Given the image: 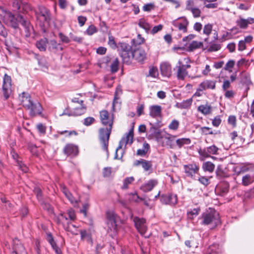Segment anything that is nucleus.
Instances as JSON below:
<instances>
[{"label": "nucleus", "instance_id": "1", "mask_svg": "<svg viewBox=\"0 0 254 254\" xmlns=\"http://www.w3.org/2000/svg\"><path fill=\"white\" fill-rule=\"evenodd\" d=\"M199 219L202 225H211L213 227L220 223L219 214L214 209L210 208L204 212Z\"/></svg>", "mask_w": 254, "mask_h": 254}, {"label": "nucleus", "instance_id": "2", "mask_svg": "<svg viewBox=\"0 0 254 254\" xmlns=\"http://www.w3.org/2000/svg\"><path fill=\"white\" fill-rule=\"evenodd\" d=\"M35 14L41 27L49 24L51 20V14L48 9L43 6H39L38 9L35 11Z\"/></svg>", "mask_w": 254, "mask_h": 254}, {"label": "nucleus", "instance_id": "3", "mask_svg": "<svg viewBox=\"0 0 254 254\" xmlns=\"http://www.w3.org/2000/svg\"><path fill=\"white\" fill-rule=\"evenodd\" d=\"M119 45L120 54L123 63L127 64H130L133 60L131 46L126 43H120Z\"/></svg>", "mask_w": 254, "mask_h": 254}, {"label": "nucleus", "instance_id": "4", "mask_svg": "<svg viewBox=\"0 0 254 254\" xmlns=\"http://www.w3.org/2000/svg\"><path fill=\"white\" fill-rule=\"evenodd\" d=\"M113 127H102L98 131V139L102 148L108 154V145L110 135Z\"/></svg>", "mask_w": 254, "mask_h": 254}, {"label": "nucleus", "instance_id": "5", "mask_svg": "<svg viewBox=\"0 0 254 254\" xmlns=\"http://www.w3.org/2000/svg\"><path fill=\"white\" fill-rule=\"evenodd\" d=\"M21 19V15H14L11 12L6 13L4 16V21L8 26L14 29L18 27V21Z\"/></svg>", "mask_w": 254, "mask_h": 254}, {"label": "nucleus", "instance_id": "6", "mask_svg": "<svg viewBox=\"0 0 254 254\" xmlns=\"http://www.w3.org/2000/svg\"><path fill=\"white\" fill-rule=\"evenodd\" d=\"M2 94L5 99H7L11 93V78L7 74L3 78Z\"/></svg>", "mask_w": 254, "mask_h": 254}, {"label": "nucleus", "instance_id": "7", "mask_svg": "<svg viewBox=\"0 0 254 254\" xmlns=\"http://www.w3.org/2000/svg\"><path fill=\"white\" fill-rule=\"evenodd\" d=\"M100 119L101 123L106 127H113L114 116L110 115L106 110H102L100 112Z\"/></svg>", "mask_w": 254, "mask_h": 254}, {"label": "nucleus", "instance_id": "8", "mask_svg": "<svg viewBox=\"0 0 254 254\" xmlns=\"http://www.w3.org/2000/svg\"><path fill=\"white\" fill-rule=\"evenodd\" d=\"M13 10L20 12H27L28 10L31 9L29 3L21 0H10Z\"/></svg>", "mask_w": 254, "mask_h": 254}, {"label": "nucleus", "instance_id": "9", "mask_svg": "<svg viewBox=\"0 0 254 254\" xmlns=\"http://www.w3.org/2000/svg\"><path fill=\"white\" fill-rule=\"evenodd\" d=\"M218 148L215 145L204 148L202 149H200L198 150V153L201 156V160H203L204 158L211 157V155H216L218 154Z\"/></svg>", "mask_w": 254, "mask_h": 254}, {"label": "nucleus", "instance_id": "10", "mask_svg": "<svg viewBox=\"0 0 254 254\" xmlns=\"http://www.w3.org/2000/svg\"><path fill=\"white\" fill-rule=\"evenodd\" d=\"M160 201L164 204L175 205L177 203V195L172 193L162 194L160 197Z\"/></svg>", "mask_w": 254, "mask_h": 254}, {"label": "nucleus", "instance_id": "11", "mask_svg": "<svg viewBox=\"0 0 254 254\" xmlns=\"http://www.w3.org/2000/svg\"><path fill=\"white\" fill-rule=\"evenodd\" d=\"M133 142V131L132 130H130L127 133V135L126 137L122 138V139L119 142V144L116 150V153L115 155V158H118V151L122 148L123 145H124L126 147V145L127 143L131 144Z\"/></svg>", "mask_w": 254, "mask_h": 254}, {"label": "nucleus", "instance_id": "12", "mask_svg": "<svg viewBox=\"0 0 254 254\" xmlns=\"http://www.w3.org/2000/svg\"><path fill=\"white\" fill-rule=\"evenodd\" d=\"M133 221L138 232L141 235H144L147 230L146 220L143 218L135 217L133 218Z\"/></svg>", "mask_w": 254, "mask_h": 254}, {"label": "nucleus", "instance_id": "13", "mask_svg": "<svg viewBox=\"0 0 254 254\" xmlns=\"http://www.w3.org/2000/svg\"><path fill=\"white\" fill-rule=\"evenodd\" d=\"M63 152L68 156L73 157L78 155V148L77 146L73 144L68 143L66 144L64 148Z\"/></svg>", "mask_w": 254, "mask_h": 254}, {"label": "nucleus", "instance_id": "14", "mask_svg": "<svg viewBox=\"0 0 254 254\" xmlns=\"http://www.w3.org/2000/svg\"><path fill=\"white\" fill-rule=\"evenodd\" d=\"M229 184L228 182L224 181L220 182L216 187V192L221 196L226 194L229 191Z\"/></svg>", "mask_w": 254, "mask_h": 254}, {"label": "nucleus", "instance_id": "15", "mask_svg": "<svg viewBox=\"0 0 254 254\" xmlns=\"http://www.w3.org/2000/svg\"><path fill=\"white\" fill-rule=\"evenodd\" d=\"M19 98L24 107L27 108L31 107L33 101L29 93L23 92L19 95Z\"/></svg>", "mask_w": 254, "mask_h": 254}, {"label": "nucleus", "instance_id": "16", "mask_svg": "<svg viewBox=\"0 0 254 254\" xmlns=\"http://www.w3.org/2000/svg\"><path fill=\"white\" fill-rule=\"evenodd\" d=\"M27 109L30 110V114L32 116H35L42 113V108L38 101H33L32 103L31 107L27 108Z\"/></svg>", "mask_w": 254, "mask_h": 254}, {"label": "nucleus", "instance_id": "17", "mask_svg": "<svg viewBox=\"0 0 254 254\" xmlns=\"http://www.w3.org/2000/svg\"><path fill=\"white\" fill-rule=\"evenodd\" d=\"M158 184V181L157 179H151L146 183L141 185L140 189L143 192H147L152 190Z\"/></svg>", "mask_w": 254, "mask_h": 254}, {"label": "nucleus", "instance_id": "18", "mask_svg": "<svg viewBox=\"0 0 254 254\" xmlns=\"http://www.w3.org/2000/svg\"><path fill=\"white\" fill-rule=\"evenodd\" d=\"M173 25L178 28L180 31H182L184 33L187 32V27L189 25V21L186 18H184L182 21L175 20L172 22Z\"/></svg>", "mask_w": 254, "mask_h": 254}, {"label": "nucleus", "instance_id": "19", "mask_svg": "<svg viewBox=\"0 0 254 254\" xmlns=\"http://www.w3.org/2000/svg\"><path fill=\"white\" fill-rule=\"evenodd\" d=\"M160 70L162 75L164 76L170 77L172 74V67L171 64L167 62L162 63L160 64Z\"/></svg>", "mask_w": 254, "mask_h": 254}, {"label": "nucleus", "instance_id": "20", "mask_svg": "<svg viewBox=\"0 0 254 254\" xmlns=\"http://www.w3.org/2000/svg\"><path fill=\"white\" fill-rule=\"evenodd\" d=\"M185 173L187 176L192 177L194 174L196 173L198 170V167L195 164H189L184 166Z\"/></svg>", "mask_w": 254, "mask_h": 254}, {"label": "nucleus", "instance_id": "21", "mask_svg": "<svg viewBox=\"0 0 254 254\" xmlns=\"http://www.w3.org/2000/svg\"><path fill=\"white\" fill-rule=\"evenodd\" d=\"M133 59H134L138 62L142 63L146 58V54L144 50L137 49L133 51Z\"/></svg>", "mask_w": 254, "mask_h": 254}, {"label": "nucleus", "instance_id": "22", "mask_svg": "<svg viewBox=\"0 0 254 254\" xmlns=\"http://www.w3.org/2000/svg\"><path fill=\"white\" fill-rule=\"evenodd\" d=\"M216 81L206 80L199 85L197 91H202L206 89H214L215 88Z\"/></svg>", "mask_w": 254, "mask_h": 254}, {"label": "nucleus", "instance_id": "23", "mask_svg": "<svg viewBox=\"0 0 254 254\" xmlns=\"http://www.w3.org/2000/svg\"><path fill=\"white\" fill-rule=\"evenodd\" d=\"M116 217L117 215L113 212H109L107 213V225L111 230L115 229L117 227Z\"/></svg>", "mask_w": 254, "mask_h": 254}, {"label": "nucleus", "instance_id": "24", "mask_svg": "<svg viewBox=\"0 0 254 254\" xmlns=\"http://www.w3.org/2000/svg\"><path fill=\"white\" fill-rule=\"evenodd\" d=\"M48 49L50 52L56 53L58 51H62L63 48L60 44L58 43L56 40H51L48 41Z\"/></svg>", "mask_w": 254, "mask_h": 254}, {"label": "nucleus", "instance_id": "25", "mask_svg": "<svg viewBox=\"0 0 254 254\" xmlns=\"http://www.w3.org/2000/svg\"><path fill=\"white\" fill-rule=\"evenodd\" d=\"M133 164L135 166H138L141 165L145 171L149 170L152 167L151 161H147L143 159L135 160Z\"/></svg>", "mask_w": 254, "mask_h": 254}, {"label": "nucleus", "instance_id": "26", "mask_svg": "<svg viewBox=\"0 0 254 254\" xmlns=\"http://www.w3.org/2000/svg\"><path fill=\"white\" fill-rule=\"evenodd\" d=\"M162 108L159 105H153L149 107V115L153 118L159 117L161 114Z\"/></svg>", "mask_w": 254, "mask_h": 254}, {"label": "nucleus", "instance_id": "27", "mask_svg": "<svg viewBox=\"0 0 254 254\" xmlns=\"http://www.w3.org/2000/svg\"><path fill=\"white\" fill-rule=\"evenodd\" d=\"M221 249L219 245L217 244H214L209 247L205 254H221Z\"/></svg>", "mask_w": 254, "mask_h": 254}, {"label": "nucleus", "instance_id": "28", "mask_svg": "<svg viewBox=\"0 0 254 254\" xmlns=\"http://www.w3.org/2000/svg\"><path fill=\"white\" fill-rule=\"evenodd\" d=\"M64 227L65 231L69 232L73 235H78V234L77 227L70 222H67L66 224L64 225Z\"/></svg>", "mask_w": 254, "mask_h": 254}, {"label": "nucleus", "instance_id": "29", "mask_svg": "<svg viewBox=\"0 0 254 254\" xmlns=\"http://www.w3.org/2000/svg\"><path fill=\"white\" fill-rule=\"evenodd\" d=\"M176 68L177 69V76L178 79L184 80L188 74V71L178 65L176 66Z\"/></svg>", "mask_w": 254, "mask_h": 254}, {"label": "nucleus", "instance_id": "30", "mask_svg": "<svg viewBox=\"0 0 254 254\" xmlns=\"http://www.w3.org/2000/svg\"><path fill=\"white\" fill-rule=\"evenodd\" d=\"M48 43V40L47 38L42 39L36 42V45L40 51H45Z\"/></svg>", "mask_w": 254, "mask_h": 254}, {"label": "nucleus", "instance_id": "31", "mask_svg": "<svg viewBox=\"0 0 254 254\" xmlns=\"http://www.w3.org/2000/svg\"><path fill=\"white\" fill-rule=\"evenodd\" d=\"M4 42L6 49L8 50H10L12 48L18 49L17 44L12 41L11 38L8 36L7 38L4 39Z\"/></svg>", "mask_w": 254, "mask_h": 254}, {"label": "nucleus", "instance_id": "32", "mask_svg": "<svg viewBox=\"0 0 254 254\" xmlns=\"http://www.w3.org/2000/svg\"><path fill=\"white\" fill-rule=\"evenodd\" d=\"M200 130L202 134L204 135L208 134H219L220 133V131L219 130H216L213 131L211 128L207 127H203L200 128Z\"/></svg>", "mask_w": 254, "mask_h": 254}, {"label": "nucleus", "instance_id": "33", "mask_svg": "<svg viewBox=\"0 0 254 254\" xmlns=\"http://www.w3.org/2000/svg\"><path fill=\"white\" fill-rule=\"evenodd\" d=\"M254 182V175L247 174L243 177L242 184L247 186Z\"/></svg>", "mask_w": 254, "mask_h": 254}, {"label": "nucleus", "instance_id": "34", "mask_svg": "<svg viewBox=\"0 0 254 254\" xmlns=\"http://www.w3.org/2000/svg\"><path fill=\"white\" fill-rule=\"evenodd\" d=\"M200 212V208L199 207L190 209L187 212V216L190 219H193L195 217L198 215Z\"/></svg>", "mask_w": 254, "mask_h": 254}, {"label": "nucleus", "instance_id": "35", "mask_svg": "<svg viewBox=\"0 0 254 254\" xmlns=\"http://www.w3.org/2000/svg\"><path fill=\"white\" fill-rule=\"evenodd\" d=\"M138 24L140 27L144 29L147 33L150 30V25L144 18L140 19Z\"/></svg>", "mask_w": 254, "mask_h": 254}, {"label": "nucleus", "instance_id": "36", "mask_svg": "<svg viewBox=\"0 0 254 254\" xmlns=\"http://www.w3.org/2000/svg\"><path fill=\"white\" fill-rule=\"evenodd\" d=\"M86 110V107L82 106L80 107L75 108L71 112V115L77 116L84 114Z\"/></svg>", "mask_w": 254, "mask_h": 254}, {"label": "nucleus", "instance_id": "37", "mask_svg": "<svg viewBox=\"0 0 254 254\" xmlns=\"http://www.w3.org/2000/svg\"><path fill=\"white\" fill-rule=\"evenodd\" d=\"M198 110L204 115H208L211 113V107L210 106L206 105H201L198 106Z\"/></svg>", "mask_w": 254, "mask_h": 254}, {"label": "nucleus", "instance_id": "38", "mask_svg": "<svg viewBox=\"0 0 254 254\" xmlns=\"http://www.w3.org/2000/svg\"><path fill=\"white\" fill-rule=\"evenodd\" d=\"M190 139L189 138H179L176 141V143L179 148H181L184 145L190 144Z\"/></svg>", "mask_w": 254, "mask_h": 254}, {"label": "nucleus", "instance_id": "39", "mask_svg": "<svg viewBox=\"0 0 254 254\" xmlns=\"http://www.w3.org/2000/svg\"><path fill=\"white\" fill-rule=\"evenodd\" d=\"M202 169L204 171L212 172L215 168V165L213 163L210 161L204 162L202 165Z\"/></svg>", "mask_w": 254, "mask_h": 254}, {"label": "nucleus", "instance_id": "40", "mask_svg": "<svg viewBox=\"0 0 254 254\" xmlns=\"http://www.w3.org/2000/svg\"><path fill=\"white\" fill-rule=\"evenodd\" d=\"M62 190L65 196L72 203L76 202V200L74 197L72 196L71 193L68 190L65 186L62 187Z\"/></svg>", "mask_w": 254, "mask_h": 254}, {"label": "nucleus", "instance_id": "41", "mask_svg": "<svg viewBox=\"0 0 254 254\" xmlns=\"http://www.w3.org/2000/svg\"><path fill=\"white\" fill-rule=\"evenodd\" d=\"M236 23L237 26L243 29H246L248 27L246 19L241 17L236 20Z\"/></svg>", "mask_w": 254, "mask_h": 254}, {"label": "nucleus", "instance_id": "42", "mask_svg": "<svg viewBox=\"0 0 254 254\" xmlns=\"http://www.w3.org/2000/svg\"><path fill=\"white\" fill-rule=\"evenodd\" d=\"M203 44L201 42L193 41L189 46L188 49L189 51H193L194 50L201 47Z\"/></svg>", "mask_w": 254, "mask_h": 254}, {"label": "nucleus", "instance_id": "43", "mask_svg": "<svg viewBox=\"0 0 254 254\" xmlns=\"http://www.w3.org/2000/svg\"><path fill=\"white\" fill-rule=\"evenodd\" d=\"M19 23L21 24V25L24 28L25 32L28 34L30 28V25L29 21L26 20L21 15V19L19 20L18 21V24ZM26 35H27V34H26Z\"/></svg>", "mask_w": 254, "mask_h": 254}, {"label": "nucleus", "instance_id": "44", "mask_svg": "<svg viewBox=\"0 0 254 254\" xmlns=\"http://www.w3.org/2000/svg\"><path fill=\"white\" fill-rule=\"evenodd\" d=\"M150 125L151 127L148 130L149 136L151 137H155L160 133L159 130L157 127H154L152 124L150 123Z\"/></svg>", "mask_w": 254, "mask_h": 254}, {"label": "nucleus", "instance_id": "45", "mask_svg": "<svg viewBox=\"0 0 254 254\" xmlns=\"http://www.w3.org/2000/svg\"><path fill=\"white\" fill-rule=\"evenodd\" d=\"M149 149V145L147 143L143 144V149H139L137 150L136 154L138 156H144L147 153Z\"/></svg>", "mask_w": 254, "mask_h": 254}, {"label": "nucleus", "instance_id": "46", "mask_svg": "<svg viewBox=\"0 0 254 254\" xmlns=\"http://www.w3.org/2000/svg\"><path fill=\"white\" fill-rule=\"evenodd\" d=\"M134 181L133 177H127L124 180L123 185L122 187L123 190H127L128 188V185L131 184Z\"/></svg>", "mask_w": 254, "mask_h": 254}, {"label": "nucleus", "instance_id": "47", "mask_svg": "<svg viewBox=\"0 0 254 254\" xmlns=\"http://www.w3.org/2000/svg\"><path fill=\"white\" fill-rule=\"evenodd\" d=\"M192 102L191 99L184 100L180 104V107L182 109H187L191 106Z\"/></svg>", "mask_w": 254, "mask_h": 254}, {"label": "nucleus", "instance_id": "48", "mask_svg": "<svg viewBox=\"0 0 254 254\" xmlns=\"http://www.w3.org/2000/svg\"><path fill=\"white\" fill-rule=\"evenodd\" d=\"M119 61L118 58H116L111 65V71L113 73L116 72L119 69Z\"/></svg>", "mask_w": 254, "mask_h": 254}, {"label": "nucleus", "instance_id": "49", "mask_svg": "<svg viewBox=\"0 0 254 254\" xmlns=\"http://www.w3.org/2000/svg\"><path fill=\"white\" fill-rule=\"evenodd\" d=\"M184 61L186 63V64H183V62L181 60H179L178 61V65L181 66L182 67H183V68L185 69V70H187V68H189L190 67V65L189 64V63H190V60L188 58H184Z\"/></svg>", "mask_w": 254, "mask_h": 254}, {"label": "nucleus", "instance_id": "50", "mask_svg": "<svg viewBox=\"0 0 254 254\" xmlns=\"http://www.w3.org/2000/svg\"><path fill=\"white\" fill-rule=\"evenodd\" d=\"M221 48L220 44L218 43H213L211 44L209 48L208 49V51L209 52H216L219 50Z\"/></svg>", "mask_w": 254, "mask_h": 254}, {"label": "nucleus", "instance_id": "51", "mask_svg": "<svg viewBox=\"0 0 254 254\" xmlns=\"http://www.w3.org/2000/svg\"><path fill=\"white\" fill-rule=\"evenodd\" d=\"M175 138H176V136H173V135L166 137V139H167V140L166 141V144L171 148H174L175 147V144L174 143V139Z\"/></svg>", "mask_w": 254, "mask_h": 254}, {"label": "nucleus", "instance_id": "52", "mask_svg": "<svg viewBox=\"0 0 254 254\" xmlns=\"http://www.w3.org/2000/svg\"><path fill=\"white\" fill-rule=\"evenodd\" d=\"M235 65V61L234 60H229L226 64L225 66L224 67V69L225 70H228L229 72H232V69Z\"/></svg>", "mask_w": 254, "mask_h": 254}, {"label": "nucleus", "instance_id": "53", "mask_svg": "<svg viewBox=\"0 0 254 254\" xmlns=\"http://www.w3.org/2000/svg\"><path fill=\"white\" fill-rule=\"evenodd\" d=\"M17 165L18 166L19 169H20L23 172L26 173L28 171V168L21 161L17 160Z\"/></svg>", "mask_w": 254, "mask_h": 254}, {"label": "nucleus", "instance_id": "54", "mask_svg": "<svg viewBox=\"0 0 254 254\" xmlns=\"http://www.w3.org/2000/svg\"><path fill=\"white\" fill-rule=\"evenodd\" d=\"M179 122L176 120H174L169 125V128L172 130H176L178 128Z\"/></svg>", "mask_w": 254, "mask_h": 254}, {"label": "nucleus", "instance_id": "55", "mask_svg": "<svg viewBox=\"0 0 254 254\" xmlns=\"http://www.w3.org/2000/svg\"><path fill=\"white\" fill-rule=\"evenodd\" d=\"M108 44L112 49H115L117 47L114 37L111 35H109V36Z\"/></svg>", "mask_w": 254, "mask_h": 254}, {"label": "nucleus", "instance_id": "56", "mask_svg": "<svg viewBox=\"0 0 254 254\" xmlns=\"http://www.w3.org/2000/svg\"><path fill=\"white\" fill-rule=\"evenodd\" d=\"M212 29V25L210 24H207L204 26L203 32L204 34L208 36L211 34Z\"/></svg>", "mask_w": 254, "mask_h": 254}, {"label": "nucleus", "instance_id": "57", "mask_svg": "<svg viewBox=\"0 0 254 254\" xmlns=\"http://www.w3.org/2000/svg\"><path fill=\"white\" fill-rule=\"evenodd\" d=\"M36 127L39 132L42 134H45L46 130V127L42 123L37 125Z\"/></svg>", "mask_w": 254, "mask_h": 254}, {"label": "nucleus", "instance_id": "58", "mask_svg": "<svg viewBox=\"0 0 254 254\" xmlns=\"http://www.w3.org/2000/svg\"><path fill=\"white\" fill-rule=\"evenodd\" d=\"M158 69L157 68L154 66H152L150 68L149 70V74L148 76L155 77L157 75H158Z\"/></svg>", "mask_w": 254, "mask_h": 254}, {"label": "nucleus", "instance_id": "59", "mask_svg": "<svg viewBox=\"0 0 254 254\" xmlns=\"http://www.w3.org/2000/svg\"><path fill=\"white\" fill-rule=\"evenodd\" d=\"M0 35L4 39L7 38L8 36V31L7 29L2 25L0 27Z\"/></svg>", "mask_w": 254, "mask_h": 254}, {"label": "nucleus", "instance_id": "60", "mask_svg": "<svg viewBox=\"0 0 254 254\" xmlns=\"http://www.w3.org/2000/svg\"><path fill=\"white\" fill-rule=\"evenodd\" d=\"M59 220L61 221L64 226L66 224L67 222H69L67 214H61L59 217Z\"/></svg>", "mask_w": 254, "mask_h": 254}, {"label": "nucleus", "instance_id": "61", "mask_svg": "<svg viewBox=\"0 0 254 254\" xmlns=\"http://www.w3.org/2000/svg\"><path fill=\"white\" fill-rule=\"evenodd\" d=\"M67 215L70 221L74 220L76 218L75 211L73 209H69L67 210Z\"/></svg>", "mask_w": 254, "mask_h": 254}, {"label": "nucleus", "instance_id": "62", "mask_svg": "<svg viewBox=\"0 0 254 254\" xmlns=\"http://www.w3.org/2000/svg\"><path fill=\"white\" fill-rule=\"evenodd\" d=\"M224 92H225V93H224L225 97L226 98H228V99H230L233 98L236 94L235 92L232 90H228L225 91Z\"/></svg>", "mask_w": 254, "mask_h": 254}, {"label": "nucleus", "instance_id": "63", "mask_svg": "<svg viewBox=\"0 0 254 254\" xmlns=\"http://www.w3.org/2000/svg\"><path fill=\"white\" fill-rule=\"evenodd\" d=\"M95 120L93 117H87L84 120L83 124L86 126H89L92 125Z\"/></svg>", "mask_w": 254, "mask_h": 254}, {"label": "nucleus", "instance_id": "64", "mask_svg": "<svg viewBox=\"0 0 254 254\" xmlns=\"http://www.w3.org/2000/svg\"><path fill=\"white\" fill-rule=\"evenodd\" d=\"M14 253L15 254H26L25 249L22 245H20L18 249L15 248Z\"/></svg>", "mask_w": 254, "mask_h": 254}]
</instances>
